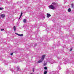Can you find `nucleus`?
<instances>
[{"instance_id":"15","label":"nucleus","mask_w":74,"mask_h":74,"mask_svg":"<svg viewBox=\"0 0 74 74\" xmlns=\"http://www.w3.org/2000/svg\"><path fill=\"white\" fill-rule=\"evenodd\" d=\"M71 6L72 8H73V7H74V5H73V4H71Z\"/></svg>"},{"instance_id":"4","label":"nucleus","mask_w":74,"mask_h":74,"mask_svg":"<svg viewBox=\"0 0 74 74\" xmlns=\"http://www.w3.org/2000/svg\"><path fill=\"white\" fill-rule=\"evenodd\" d=\"M1 17H2V18H3L5 16V14H1Z\"/></svg>"},{"instance_id":"3","label":"nucleus","mask_w":74,"mask_h":74,"mask_svg":"<svg viewBox=\"0 0 74 74\" xmlns=\"http://www.w3.org/2000/svg\"><path fill=\"white\" fill-rule=\"evenodd\" d=\"M51 16V14H49V13L47 14V18H49V17H50Z\"/></svg>"},{"instance_id":"19","label":"nucleus","mask_w":74,"mask_h":74,"mask_svg":"<svg viewBox=\"0 0 74 74\" xmlns=\"http://www.w3.org/2000/svg\"><path fill=\"white\" fill-rule=\"evenodd\" d=\"M15 34H16L17 35H18H18H19V34H18V33H15Z\"/></svg>"},{"instance_id":"23","label":"nucleus","mask_w":74,"mask_h":74,"mask_svg":"<svg viewBox=\"0 0 74 74\" xmlns=\"http://www.w3.org/2000/svg\"><path fill=\"white\" fill-rule=\"evenodd\" d=\"M35 47H36V45H35Z\"/></svg>"},{"instance_id":"27","label":"nucleus","mask_w":74,"mask_h":74,"mask_svg":"<svg viewBox=\"0 0 74 74\" xmlns=\"http://www.w3.org/2000/svg\"><path fill=\"white\" fill-rule=\"evenodd\" d=\"M0 19H1V18H0Z\"/></svg>"},{"instance_id":"26","label":"nucleus","mask_w":74,"mask_h":74,"mask_svg":"<svg viewBox=\"0 0 74 74\" xmlns=\"http://www.w3.org/2000/svg\"><path fill=\"white\" fill-rule=\"evenodd\" d=\"M33 45H34V44Z\"/></svg>"},{"instance_id":"25","label":"nucleus","mask_w":74,"mask_h":74,"mask_svg":"<svg viewBox=\"0 0 74 74\" xmlns=\"http://www.w3.org/2000/svg\"><path fill=\"white\" fill-rule=\"evenodd\" d=\"M53 72H55V71H53Z\"/></svg>"},{"instance_id":"7","label":"nucleus","mask_w":74,"mask_h":74,"mask_svg":"<svg viewBox=\"0 0 74 74\" xmlns=\"http://www.w3.org/2000/svg\"><path fill=\"white\" fill-rule=\"evenodd\" d=\"M20 67L19 66H18L17 67V70L18 71H21V69H19Z\"/></svg>"},{"instance_id":"12","label":"nucleus","mask_w":74,"mask_h":74,"mask_svg":"<svg viewBox=\"0 0 74 74\" xmlns=\"http://www.w3.org/2000/svg\"><path fill=\"white\" fill-rule=\"evenodd\" d=\"M47 62L46 63H45V62L44 63V66H46V65H47Z\"/></svg>"},{"instance_id":"16","label":"nucleus","mask_w":74,"mask_h":74,"mask_svg":"<svg viewBox=\"0 0 74 74\" xmlns=\"http://www.w3.org/2000/svg\"><path fill=\"white\" fill-rule=\"evenodd\" d=\"M3 10V8H0V10Z\"/></svg>"},{"instance_id":"18","label":"nucleus","mask_w":74,"mask_h":74,"mask_svg":"<svg viewBox=\"0 0 74 74\" xmlns=\"http://www.w3.org/2000/svg\"><path fill=\"white\" fill-rule=\"evenodd\" d=\"M32 71L33 72H34V68H33V69Z\"/></svg>"},{"instance_id":"20","label":"nucleus","mask_w":74,"mask_h":74,"mask_svg":"<svg viewBox=\"0 0 74 74\" xmlns=\"http://www.w3.org/2000/svg\"><path fill=\"white\" fill-rule=\"evenodd\" d=\"M10 55H11L12 56V55H13V53H12L10 54Z\"/></svg>"},{"instance_id":"5","label":"nucleus","mask_w":74,"mask_h":74,"mask_svg":"<svg viewBox=\"0 0 74 74\" xmlns=\"http://www.w3.org/2000/svg\"><path fill=\"white\" fill-rule=\"evenodd\" d=\"M13 29L14 30V32H15V31L16 30V27L15 26H14V27H13Z\"/></svg>"},{"instance_id":"22","label":"nucleus","mask_w":74,"mask_h":74,"mask_svg":"<svg viewBox=\"0 0 74 74\" xmlns=\"http://www.w3.org/2000/svg\"><path fill=\"white\" fill-rule=\"evenodd\" d=\"M3 30H4V29H1V31H3Z\"/></svg>"},{"instance_id":"14","label":"nucleus","mask_w":74,"mask_h":74,"mask_svg":"<svg viewBox=\"0 0 74 74\" xmlns=\"http://www.w3.org/2000/svg\"><path fill=\"white\" fill-rule=\"evenodd\" d=\"M45 70H47V67L45 66L44 68Z\"/></svg>"},{"instance_id":"1","label":"nucleus","mask_w":74,"mask_h":74,"mask_svg":"<svg viewBox=\"0 0 74 74\" xmlns=\"http://www.w3.org/2000/svg\"><path fill=\"white\" fill-rule=\"evenodd\" d=\"M52 4L50 5L49 7V9L51 10H53V9H55V7H56V6H58V4L55 3H52Z\"/></svg>"},{"instance_id":"9","label":"nucleus","mask_w":74,"mask_h":74,"mask_svg":"<svg viewBox=\"0 0 74 74\" xmlns=\"http://www.w3.org/2000/svg\"><path fill=\"white\" fill-rule=\"evenodd\" d=\"M23 22L24 23H25V22H26V19H24V20H23Z\"/></svg>"},{"instance_id":"13","label":"nucleus","mask_w":74,"mask_h":74,"mask_svg":"<svg viewBox=\"0 0 74 74\" xmlns=\"http://www.w3.org/2000/svg\"><path fill=\"white\" fill-rule=\"evenodd\" d=\"M47 71H45L44 72V74H47Z\"/></svg>"},{"instance_id":"10","label":"nucleus","mask_w":74,"mask_h":74,"mask_svg":"<svg viewBox=\"0 0 74 74\" xmlns=\"http://www.w3.org/2000/svg\"><path fill=\"white\" fill-rule=\"evenodd\" d=\"M68 12H70L71 11V9L70 8H69L68 10Z\"/></svg>"},{"instance_id":"24","label":"nucleus","mask_w":74,"mask_h":74,"mask_svg":"<svg viewBox=\"0 0 74 74\" xmlns=\"http://www.w3.org/2000/svg\"><path fill=\"white\" fill-rule=\"evenodd\" d=\"M5 63H7V62H6Z\"/></svg>"},{"instance_id":"6","label":"nucleus","mask_w":74,"mask_h":74,"mask_svg":"<svg viewBox=\"0 0 74 74\" xmlns=\"http://www.w3.org/2000/svg\"><path fill=\"white\" fill-rule=\"evenodd\" d=\"M18 36H20V37H22V36H23V34H19Z\"/></svg>"},{"instance_id":"11","label":"nucleus","mask_w":74,"mask_h":74,"mask_svg":"<svg viewBox=\"0 0 74 74\" xmlns=\"http://www.w3.org/2000/svg\"><path fill=\"white\" fill-rule=\"evenodd\" d=\"M22 12H21V15L20 16V17H19V19H21V16H22Z\"/></svg>"},{"instance_id":"17","label":"nucleus","mask_w":74,"mask_h":74,"mask_svg":"<svg viewBox=\"0 0 74 74\" xmlns=\"http://www.w3.org/2000/svg\"><path fill=\"white\" fill-rule=\"evenodd\" d=\"M58 69H59V70H61V68L60 66H58Z\"/></svg>"},{"instance_id":"2","label":"nucleus","mask_w":74,"mask_h":74,"mask_svg":"<svg viewBox=\"0 0 74 74\" xmlns=\"http://www.w3.org/2000/svg\"><path fill=\"white\" fill-rule=\"evenodd\" d=\"M45 58V55H43L42 56V58H41V59L40 60L38 61V63H41V62H42L43 60H44V58Z\"/></svg>"},{"instance_id":"21","label":"nucleus","mask_w":74,"mask_h":74,"mask_svg":"<svg viewBox=\"0 0 74 74\" xmlns=\"http://www.w3.org/2000/svg\"><path fill=\"white\" fill-rule=\"evenodd\" d=\"M72 51V48H71L70 49V51Z\"/></svg>"},{"instance_id":"8","label":"nucleus","mask_w":74,"mask_h":74,"mask_svg":"<svg viewBox=\"0 0 74 74\" xmlns=\"http://www.w3.org/2000/svg\"><path fill=\"white\" fill-rule=\"evenodd\" d=\"M65 74H69V71L68 70H66V73H65Z\"/></svg>"}]
</instances>
